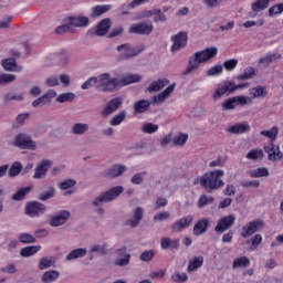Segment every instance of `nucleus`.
Returning a JSON list of instances; mask_svg holds the SVG:
<instances>
[{"mask_svg": "<svg viewBox=\"0 0 283 283\" xmlns=\"http://www.w3.org/2000/svg\"><path fill=\"white\" fill-rule=\"evenodd\" d=\"M175 91L176 83H172L163 92L153 96V101L145 98L136 101L133 105L134 114H145V112H149V109H151V105H163V103H165Z\"/></svg>", "mask_w": 283, "mask_h": 283, "instance_id": "f257e3e1", "label": "nucleus"}, {"mask_svg": "<svg viewBox=\"0 0 283 283\" xmlns=\"http://www.w3.org/2000/svg\"><path fill=\"white\" fill-rule=\"evenodd\" d=\"M218 56V49L216 46H210L203 49L201 51L195 52L188 61V66L185 70L184 74H191V72H196L200 67V65L205 63H209V61H213Z\"/></svg>", "mask_w": 283, "mask_h": 283, "instance_id": "f03ea898", "label": "nucleus"}, {"mask_svg": "<svg viewBox=\"0 0 283 283\" xmlns=\"http://www.w3.org/2000/svg\"><path fill=\"white\" fill-rule=\"evenodd\" d=\"M222 176H224V171L217 169L206 172L203 176L195 179V185H202L205 189H209L210 191L213 189H220V187H224V181H222Z\"/></svg>", "mask_w": 283, "mask_h": 283, "instance_id": "7ed1b4c3", "label": "nucleus"}, {"mask_svg": "<svg viewBox=\"0 0 283 283\" xmlns=\"http://www.w3.org/2000/svg\"><path fill=\"white\" fill-rule=\"evenodd\" d=\"M90 18L84 15L69 17L64 23L55 29V34H64V32H76V28H87Z\"/></svg>", "mask_w": 283, "mask_h": 283, "instance_id": "20e7f679", "label": "nucleus"}, {"mask_svg": "<svg viewBox=\"0 0 283 283\" xmlns=\"http://www.w3.org/2000/svg\"><path fill=\"white\" fill-rule=\"evenodd\" d=\"M97 92H114L118 90V78L111 73L104 72L95 76Z\"/></svg>", "mask_w": 283, "mask_h": 283, "instance_id": "39448f33", "label": "nucleus"}, {"mask_svg": "<svg viewBox=\"0 0 283 283\" xmlns=\"http://www.w3.org/2000/svg\"><path fill=\"white\" fill-rule=\"evenodd\" d=\"M123 191H125V188L123 186L112 187L108 190L95 197L92 201V206L101 207L107 202H113V200H116V198H118V196H120Z\"/></svg>", "mask_w": 283, "mask_h": 283, "instance_id": "423d86ee", "label": "nucleus"}, {"mask_svg": "<svg viewBox=\"0 0 283 283\" xmlns=\"http://www.w3.org/2000/svg\"><path fill=\"white\" fill-rule=\"evenodd\" d=\"M12 146L18 149H29L30 151H36L39 148L36 142L25 133H18L12 140Z\"/></svg>", "mask_w": 283, "mask_h": 283, "instance_id": "0eeeda50", "label": "nucleus"}, {"mask_svg": "<svg viewBox=\"0 0 283 283\" xmlns=\"http://www.w3.org/2000/svg\"><path fill=\"white\" fill-rule=\"evenodd\" d=\"M247 105H253V101H262L269 96V88L264 85H256L249 90V95H241Z\"/></svg>", "mask_w": 283, "mask_h": 283, "instance_id": "6e6552de", "label": "nucleus"}, {"mask_svg": "<svg viewBox=\"0 0 283 283\" xmlns=\"http://www.w3.org/2000/svg\"><path fill=\"white\" fill-rule=\"evenodd\" d=\"M119 53V59L123 61H129V59H134L138 56V54H143L145 52V46H132V44H120L116 48Z\"/></svg>", "mask_w": 283, "mask_h": 283, "instance_id": "1a4fd4ad", "label": "nucleus"}, {"mask_svg": "<svg viewBox=\"0 0 283 283\" xmlns=\"http://www.w3.org/2000/svg\"><path fill=\"white\" fill-rule=\"evenodd\" d=\"M171 46L170 52L171 54H178L180 50H185L187 48V43L189 41V35H187V32L180 31L174 35L170 36Z\"/></svg>", "mask_w": 283, "mask_h": 283, "instance_id": "9d476101", "label": "nucleus"}, {"mask_svg": "<svg viewBox=\"0 0 283 283\" xmlns=\"http://www.w3.org/2000/svg\"><path fill=\"white\" fill-rule=\"evenodd\" d=\"M48 211V207L39 201L28 202L24 207L25 216L29 218H39Z\"/></svg>", "mask_w": 283, "mask_h": 283, "instance_id": "9b49d317", "label": "nucleus"}, {"mask_svg": "<svg viewBox=\"0 0 283 283\" xmlns=\"http://www.w3.org/2000/svg\"><path fill=\"white\" fill-rule=\"evenodd\" d=\"M233 94L231 80H226L216 85L214 91L212 92V99L220 101L222 96H229Z\"/></svg>", "mask_w": 283, "mask_h": 283, "instance_id": "f8f14e48", "label": "nucleus"}, {"mask_svg": "<svg viewBox=\"0 0 283 283\" xmlns=\"http://www.w3.org/2000/svg\"><path fill=\"white\" fill-rule=\"evenodd\" d=\"M52 165H54V163L50 159L39 161L34 168L33 179L43 180V178L48 176V171L52 169Z\"/></svg>", "mask_w": 283, "mask_h": 283, "instance_id": "ddd939ff", "label": "nucleus"}, {"mask_svg": "<svg viewBox=\"0 0 283 283\" xmlns=\"http://www.w3.org/2000/svg\"><path fill=\"white\" fill-rule=\"evenodd\" d=\"M115 259L113 264L115 266H127L132 260V254L127 252V247L116 249L114 252Z\"/></svg>", "mask_w": 283, "mask_h": 283, "instance_id": "4468645a", "label": "nucleus"}, {"mask_svg": "<svg viewBox=\"0 0 283 283\" xmlns=\"http://www.w3.org/2000/svg\"><path fill=\"white\" fill-rule=\"evenodd\" d=\"M238 105H240L241 107H247V104L242 95H237V96L224 99L221 103V109L222 112H233V109H235Z\"/></svg>", "mask_w": 283, "mask_h": 283, "instance_id": "2eb2a0df", "label": "nucleus"}, {"mask_svg": "<svg viewBox=\"0 0 283 283\" xmlns=\"http://www.w3.org/2000/svg\"><path fill=\"white\" fill-rule=\"evenodd\" d=\"M154 31V23L151 22H140L134 23L128 28L129 34H151Z\"/></svg>", "mask_w": 283, "mask_h": 283, "instance_id": "dca6fc26", "label": "nucleus"}, {"mask_svg": "<svg viewBox=\"0 0 283 283\" xmlns=\"http://www.w3.org/2000/svg\"><path fill=\"white\" fill-rule=\"evenodd\" d=\"M265 154H268V160L271 163H277L283 159V151L280 150V146H275L274 143H270L263 147Z\"/></svg>", "mask_w": 283, "mask_h": 283, "instance_id": "f3484780", "label": "nucleus"}, {"mask_svg": "<svg viewBox=\"0 0 283 283\" xmlns=\"http://www.w3.org/2000/svg\"><path fill=\"white\" fill-rule=\"evenodd\" d=\"M263 220L251 221L242 228L241 235L242 238H251V235L258 233V231H260V229H263Z\"/></svg>", "mask_w": 283, "mask_h": 283, "instance_id": "a211bd4d", "label": "nucleus"}, {"mask_svg": "<svg viewBox=\"0 0 283 283\" xmlns=\"http://www.w3.org/2000/svg\"><path fill=\"white\" fill-rule=\"evenodd\" d=\"M72 213L67 210H61L55 214H52L49 220L50 227H62V224L67 223Z\"/></svg>", "mask_w": 283, "mask_h": 283, "instance_id": "6ab92c4d", "label": "nucleus"}, {"mask_svg": "<svg viewBox=\"0 0 283 283\" xmlns=\"http://www.w3.org/2000/svg\"><path fill=\"white\" fill-rule=\"evenodd\" d=\"M143 81V75L127 73L117 78V87H125L134 83H140Z\"/></svg>", "mask_w": 283, "mask_h": 283, "instance_id": "aec40b11", "label": "nucleus"}, {"mask_svg": "<svg viewBox=\"0 0 283 283\" xmlns=\"http://www.w3.org/2000/svg\"><path fill=\"white\" fill-rule=\"evenodd\" d=\"M233 224H235V214L226 216L219 220L214 231H217V233H224V231H227V229H231Z\"/></svg>", "mask_w": 283, "mask_h": 283, "instance_id": "412c9836", "label": "nucleus"}, {"mask_svg": "<svg viewBox=\"0 0 283 283\" xmlns=\"http://www.w3.org/2000/svg\"><path fill=\"white\" fill-rule=\"evenodd\" d=\"M120 105H123V98L115 97L111 99L103 108L102 116H104V118H107V116H112V114H114V112H116V109H118Z\"/></svg>", "mask_w": 283, "mask_h": 283, "instance_id": "4be33fe9", "label": "nucleus"}, {"mask_svg": "<svg viewBox=\"0 0 283 283\" xmlns=\"http://www.w3.org/2000/svg\"><path fill=\"white\" fill-rule=\"evenodd\" d=\"M168 84L169 80H167L166 77L155 80L148 84V86L146 87V92H148V94H156V92L165 90Z\"/></svg>", "mask_w": 283, "mask_h": 283, "instance_id": "5701e85b", "label": "nucleus"}, {"mask_svg": "<svg viewBox=\"0 0 283 283\" xmlns=\"http://www.w3.org/2000/svg\"><path fill=\"white\" fill-rule=\"evenodd\" d=\"M125 171H127V166L123 164H115L105 170L104 176H106V178H120Z\"/></svg>", "mask_w": 283, "mask_h": 283, "instance_id": "b1692460", "label": "nucleus"}, {"mask_svg": "<svg viewBox=\"0 0 283 283\" xmlns=\"http://www.w3.org/2000/svg\"><path fill=\"white\" fill-rule=\"evenodd\" d=\"M203 264H205V256L195 255L188 260L187 272L196 273L198 269H202Z\"/></svg>", "mask_w": 283, "mask_h": 283, "instance_id": "393cba45", "label": "nucleus"}, {"mask_svg": "<svg viewBox=\"0 0 283 283\" xmlns=\"http://www.w3.org/2000/svg\"><path fill=\"white\" fill-rule=\"evenodd\" d=\"M1 65L6 72H23V66L17 64L14 57L2 60Z\"/></svg>", "mask_w": 283, "mask_h": 283, "instance_id": "a878e982", "label": "nucleus"}, {"mask_svg": "<svg viewBox=\"0 0 283 283\" xmlns=\"http://www.w3.org/2000/svg\"><path fill=\"white\" fill-rule=\"evenodd\" d=\"M227 132L229 134H247V132H251V126L247 122L238 123L228 127Z\"/></svg>", "mask_w": 283, "mask_h": 283, "instance_id": "bb28decb", "label": "nucleus"}, {"mask_svg": "<svg viewBox=\"0 0 283 283\" xmlns=\"http://www.w3.org/2000/svg\"><path fill=\"white\" fill-rule=\"evenodd\" d=\"M281 60H282V53L274 52V53H269L263 57H260L259 63L261 65H264L265 67H269L271 63H275V61H281Z\"/></svg>", "mask_w": 283, "mask_h": 283, "instance_id": "cd10ccee", "label": "nucleus"}, {"mask_svg": "<svg viewBox=\"0 0 283 283\" xmlns=\"http://www.w3.org/2000/svg\"><path fill=\"white\" fill-rule=\"evenodd\" d=\"M90 132V124L86 123H75L71 127V134L73 136H85Z\"/></svg>", "mask_w": 283, "mask_h": 283, "instance_id": "c85d7f7f", "label": "nucleus"}, {"mask_svg": "<svg viewBox=\"0 0 283 283\" xmlns=\"http://www.w3.org/2000/svg\"><path fill=\"white\" fill-rule=\"evenodd\" d=\"M248 176L250 178H269L271 176V171L266 167H258L254 169H250L248 171Z\"/></svg>", "mask_w": 283, "mask_h": 283, "instance_id": "c756f323", "label": "nucleus"}, {"mask_svg": "<svg viewBox=\"0 0 283 283\" xmlns=\"http://www.w3.org/2000/svg\"><path fill=\"white\" fill-rule=\"evenodd\" d=\"M109 28H112V20L106 18V19L99 21V23L97 24L95 34L97 36H105V34H107L109 32Z\"/></svg>", "mask_w": 283, "mask_h": 283, "instance_id": "7c9ffc66", "label": "nucleus"}, {"mask_svg": "<svg viewBox=\"0 0 283 283\" xmlns=\"http://www.w3.org/2000/svg\"><path fill=\"white\" fill-rule=\"evenodd\" d=\"M188 140H189L188 133L180 132V133H177L175 136H172V145L175 147H185Z\"/></svg>", "mask_w": 283, "mask_h": 283, "instance_id": "2f4dec72", "label": "nucleus"}, {"mask_svg": "<svg viewBox=\"0 0 283 283\" xmlns=\"http://www.w3.org/2000/svg\"><path fill=\"white\" fill-rule=\"evenodd\" d=\"M143 216H145V210L140 207L135 208L133 218L128 220L129 227H138V224H140V220H143Z\"/></svg>", "mask_w": 283, "mask_h": 283, "instance_id": "473e14b6", "label": "nucleus"}, {"mask_svg": "<svg viewBox=\"0 0 283 283\" xmlns=\"http://www.w3.org/2000/svg\"><path fill=\"white\" fill-rule=\"evenodd\" d=\"M87 255V249L85 248H77L72 250L67 255V262H72L73 260H78V258H85Z\"/></svg>", "mask_w": 283, "mask_h": 283, "instance_id": "72a5a7b5", "label": "nucleus"}, {"mask_svg": "<svg viewBox=\"0 0 283 283\" xmlns=\"http://www.w3.org/2000/svg\"><path fill=\"white\" fill-rule=\"evenodd\" d=\"M191 222H193V217H184L172 226V229L174 231H182V229H187Z\"/></svg>", "mask_w": 283, "mask_h": 283, "instance_id": "f704fd0d", "label": "nucleus"}, {"mask_svg": "<svg viewBox=\"0 0 283 283\" xmlns=\"http://www.w3.org/2000/svg\"><path fill=\"white\" fill-rule=\"evenodd\" d=\"M112 10V6L109 4H98L91 9V17L96 18L105 14V12H109Z\"/></svg>", "mask_w": 283, "mask_h": 283, "instance_id": "c9c22d12", "label": "nucleus"}, {"mask_svg": "<svg viewBox=\"0 0 283 283\" xmlns=\"http://www.w3.org/2000/svg\"><path fill=\"white\" fill-rule=\"evenodd\" d=\"M279 134H280V129L277 128V126H274L271 129H265L260 132V135L264 136V138H269L271 143H275V140H277Z\"/></svg>", "mask_w": 283, "mask_h": 283, "instance_id": "e433bc0d", "label": "nucleus"}, {"mask_svg": "<svg viewBox=\"0 0 283 283\" xmlns=\"http://www.w3.org/2000/svg\"><path fill=\"white\" fill-rule=\"evenodd\" d=\"M223 72L224 66H222V64H217L206 71V76L209 78H216V76H222Z\"/></svg>", "mask_w": 283, "mask_h": 283, "instance_id": "4c0bfd02", "label": "nucleus"}, {"mask_svg": "<svg viewBox=\"0 0 283 283\" xmlns=\"http://www.w3.org/2000/svg\"><path fill=\"white\" fill-rule=\"evenodd\" d=\"M247 266H251V260L248 256H239L232 262V269H247Z\"/></svg>", "mask_w": 283, "mask_h": 283, "instance_id": "58836bf2", "label": "nucleus"}, {"mask_svg": "<svg viewBox=\"0 0 283 283\" xmlns=\"http://www.w3.org/2000/svg\"><path fill=\"white\" fill-rule=\"evenodd\" d=\"M269 3H271V0H255L251 4V10L252 12H262V10L269 8Z\"/></svg>", "mask_w": 283, "mask_h": 283, "instance_id": "ea45409f", "label": "nucleus"}, {"mask_svg": "<svg viewBox=\"0 0 283 283\" xmlns=\"http://www.w3.org/2000/svg\"><path fill=\"white\" fill-rule=\"evenodd\" d=\"M39 251H41V245H30V247L22 248L20 250V255L22 258H30L35 253H39Z\"/></svg>", "mask_w": 283, "mask_h": 283, "instance_id": "a19ab883", "label": "nucleus"}, {"mask_svg": "<svg viewBox=\"0 0 283 283\" xmlns=\"http://www.w3.org/2000/svg\"><path fill=\"white\" fill-rule=\"evenodd\" d=\"M245 158L248 160H262L264 158V150L260 148L251 149L247 153Z\"/></svg>", "mask_w": 283, "mask_h": 283, "instance_id": "79ce46f5", "label": "nucleus"}, {"mask_svg": "<svg viewBox=\"0 0 283 283\" xmlns=\"http://www.w3.org/2000/svg\"><path fill=\"white\" fill-rule=\"evenodd\" d=\"M32 191V186L24 187L19 189L15 193L12 195L11 200H14L15 202H19V200H23L28 193Z\"/></svg>", "mask_w": 283, "mask_h": 283, "instance_id": "37998d69", "label": "nucleus"}, {"mask_svg": "<svg viewBox=\"0 0 283 283\" xmlns=\"http://www.w3.org/2000/svg\"><path fill=\"white\" fill-rule=\"evenodd\" d=\"M160 247L163 251H167V249H178V240H171L165 237L160 241Z\"/></svg>", "mask_w": 283, "mask_h": 283, "instance_id": "c03bdc74", "label": "nucleus"}, {"mask_svg": "<svg viewBox=\"0 0 283 283\" xmlns=\"http://www.w3.org/2000/svg\"><path fill=\"white\" fill-rule=\"evenodd\" d=\"M207 227H209V221L207 219L200 220L197 224L193 227V233L195 235H202L205 231H207Z\"/></svg>", "mask_w": 283, "mask_h": 283, "instance_id": "a18cd8bd", "label": "nucleus"}, {"mask_svg": "<svg viewBox=\"0 0 283 283\" xmlns=\"http://www.w3.org/2000/svg\"><path fill=\"white\" fill-rule=\"evenodd\" d=\"M74 98H76V94H74L72 92H66V93H62V94L57 95L55 97V102L56 103H72V101H74Z\"/></svg>", "mask_w": 283, "mask_h": 283, "instance_id": "49530a36", "label": "nucleus"}, {"mask_svg": "<svg viewBox=\"0 0 283 283\" xmlns=\"http://www.w3.org/2000/svg\"><path fill=\"white\" fill-rule=\"evenodd\" d=\"M125 118H127V112L122 111L117 115L112 117V119L109 120V125H112V127H118V125H120L125 120Z\"/></svg>", "mask_w": 283, "mask_h": 283, "instance_id": "de8ad7c7", "label": "nucleus"}, {"mask_svg": "<svg viewBox=\"0 0 283 283\" xmlns=\"http://www.w3.org/2000/svg\"><path fill=\"white\" fill-rule=\"evenodd\" d=\"M55 280H59V271L49 270L42 275V282L44 283H52Z\"/></svg>", "mask_w": 283, "mask_h": 283, "instance_id": "09e8293b", "label": "nucleus"}, {"mask_svg": "<svg viewBox=\"0 0 283 283\" xmlns=\"http://www.w3.org/2000/svg\"><path fill=\"white\" fill-rule=\"evenodd\" d=\"M8 169H9V177L17 178V176H19V174H21V171L23 170V166L21 165V163L15 161Z\"/></svg>", "mask_w": 283, "mask_h": 283, "instance_id": "8fccbe9b", "label": "nucleus"}, {"mask_svg": "<svg viewBox=\"0 0 283 283\" xmlns=\"http://www.w3.org/2000/svg\"><path fill=\"white\" fill-rule=\"evenodd\" d=\"M255 69L254 67H248L244 70V72L237 76L238 81H249L255 76Z\"/></svg>", "mask_w": 283, "mask_h": 283, "instance_id": "3c124183", "label": "nucleus"}, {"mask_svg": "<svg viewBox=\"0 0 283 283\" xmlns=\"http://www.w3.org/2000/svg\"><path fill=\"white\" fill-rule=\"evenodd\" d=\"M171 280H172V282H176V283H184L189 280V276L185 272L175 271L171 274Z\"/></svg>", "mask_w": 283, "mask_h": 283, "instance_id": "603ef678", "label": "nucleus"}, {"mask_svg": "<svg viewBox=\"0 0 283 283\" xmlns=\"http://www.w3.org/2000/svg\"><path fill=\"white\" fill-rule=\"evenodd\" d=\"M17 81V75L12 73H2L0 74V85H8Z\"/></svg>", "mask_w": 283, "mask_h": 283, "instance_id": "864d4df0", "label": "nucleus"}, {"mask_svg": "<svg viewBox=\"0 0 283 283\" xmlns=\"http://www.w3.org/2000/svg\"><path fill=\"white\" fill-rule=\"evenodd\" d=\"M213 200H214L213 197L202 195L197 202V207L199 209H202L205 207H208V205H213Z\"/></svg>", "mask_w": 283, "mask_h": 283, "instance_id": "5fc2aeb1", "label": "nucleus"}, {"mask_svg": "<svg viewBox=\"0 0 283 283\" xmlns=\"http://www.w3.org/2000/svg\"><path fill=\"white\" fill-rule=\"evenodd\" d=\"M56 59H59V54L52 53L50 55H46L43 60L45 67H54L56 65Z\"/></svg>", "mask_w": 283, "mask_h": 283, "instance_id": "6e6d98bb", "label": "nucleus"}, {"mask_svg": "<svg viewBox=\"0 0 283 283\" xmlns=\"http://www.w3.org/2000/svg\"><path fill=\"white\" fill-rule=\"evenodd\" d=\"M3 101L4 103H10L11 101H25V96H23V94L7 93L3 95Z\"/></svg>", "mask_w": 283, "mask_h": 283, "instance_id": "4d7b16f0", "label": "nucleus"}, {"mask_svg": "<svg viewBox=\"0 0 283 283\" xmlns=\"http://www.w3.org/2000/svg\"><path fill=\"white\" fill-rule=\"evenodd\" d=\"M159 126L157 124L146 123L142 127V132L144 134H156L158 132Z\"/></svg>", "mask_w": 283, "mask_h": 283, "instance_id": "13d9d810", "label": "nucleus"}, {"mask_svg": "<svg viewBox=\"0 0 283 283\" xmlns=\"http://www.w3.org/2000/svg\"><path fill=\"white\" fill-rule=\"evenodd\" d=\"M145 176H147V171L135 174L130 178L132 185H143V182H145Z\"/></svg>", "mask_w": 283, "mask_h": 283, "instance_id": "bf43d9fd", "label": "nucleus"}, {"mask_svg": "<svg viewBox=\"0 0 283 283\" xmlns=\"http://www.w3.org/2000/svg\"><path fill=\"white\" fill-rule=\"evenodd\" d=\"M59 187L62 191H66V189H72V187H76V180L65 179L59 184Z\"/></svg>", "mask_w": 283, "mask_h": 283, "instance_id": "052dcab7", "label": "nucleus"}, {"mask_svg": "<svg viewBox=\"0 0 283 283\" xmlns=\"http://www.w3.org/2000/svg\"><path fill=\"white\" fill-rule=\"evenodd\" d=\"M249 242L251 244L250 251H255V249H258V247H260V244H262V235L256 234L252 239H250V241H248V243Z\"/></svg>", "mask_w": 283, "mask_h": 283, "instance_id": "680f3d73", "label": "nucleus"}, {"mask_svg": "<svg viewBox=\"0 0 283 283\" xmlns=\"http://www.w3.org/2000/svg\"><path fill=\"white\" fill-rule=\"evenodd\" d=\"M222 67H224L227 72H233V70L238 67V60L231 59V60L224 61Z\"/></svg>", "mask_w": 283, "mask_h": 283, "instance_id": "e2e57ef3", "label": "nucleus"}, {"mask_svg": "<svg viewBox=\"0 0 283 283\" xmlns=\"http://www.w3.org/2000/svg\"><path fill=\"white\" fill-rule=\"evenodd\" d=\"M282 12L283 3H279L269 9V17H277V14H282Z\"/></svg>", "mask_w": 283, "mask_h": 283, "instance_id": "0e129e2a", "label": "nucleus"}, {"mask_svg": "<svg viewBox=\"0 0 283 283\" xmlns=\"http://www.w3.org/2000/svg\"><path fill=\"white\" fill-rule=\"evenodd\" d=\"M19 241L24 244H28V243L36 242V238H34V235L30 233H22L19 235Z\"/></svg>", "mask_w": 283, "mask_h": 283, "instance_id": "69168bd1", "label": "nucleus"}, {"mask_svg": "<svg viewBox=\"0 0 283 283\" xmlns=\"http://www.w3.org/2000/svg\"><path fill=\"white\" fill-rule=\"evenodd\" d=\"M44 85L46 87H57V85H60L59 77H56L55 75L46 77Z\"/></svg>", "mask_w": 283, "mask_h": 283, "instance_id": "338daca9", "label": "nucleus"}, {"mask_svg": "<svg viewBox=\"0 0 283 283\" xmlns=\"http://www.w3.org/2000/svg\"><path fill=\"white\" fill-rule=\"evenodd\" d=\"M54 262L51 259L42 258L39 263L40 271H45V269H50Z\"/></svg>", "mask_w": 283, "mask_h": 283, "instance_id": "774afa93", "label": "nucleus"}]
</instances>
